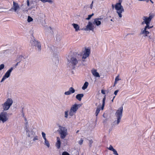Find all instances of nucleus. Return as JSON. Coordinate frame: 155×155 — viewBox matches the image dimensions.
<instances>
[{"mask_svg": "<svg viewBox=\"0 0 155 155\" xmlns=\"http://www.w3.org/2000/svg\"><path fill=\"white\" fill-rule=\"evenodd\" d=\"M14 49H12V53H11V54H14L15 53V51H14Z\"/></svg>", "mask_w": 155, "mask_h": 155, "instance_id": "de8ad7c7", "label": "nucleus"}, {"mask_svg": "<svg viewBox=\"0 0 155 155\" xmlns=\"http://www.w3.org/2000/svg\"><path fill=\"white\" fill-rule=\"evenodd\" d=\"M115 97V96H114V97H113V99H114V98Z\"/></svg>", "mask_w": 155, "mask_h": 155, "instance_id": "bf43d9fd", "label": "nucleus"}, {"mask_svg": "<svg viewBox=\"0 0 155 155\" xmlns=\"http://www.w3.org/2000/svg\"><path fill=\"white\" fill-rule=\"evenodd\" d=\"M38 137L37 136H36L33 139V140L34 141H35L36 140H38Z\"/></svg>", "mask_w": 155, "mask_h": 155, "instance_id": "a19ab883", "label": "nucleus"}, {"mask_svg": "<svg viewBox=\"0 0 155 155\" xmlns=\"http://www.w3.org/2000/svg\"><path fill=\"white\" fill-rule=\"evenodd\" d=\"M84 95L83 94H78L76 96V98L79 101H81V98L84 97Z\"/></svg>", "mask_w": 155, "mask_h": 155, "instance_id": "a211bd4d", "label": "nucleus"}, {"mask_svg": "<svg viewBox=\"0 0 155 155\" xmlns=\"http://www.w3.org/2000/svg\"><path fill=\"white\" fill-rule=\"evenodd\" d=\"M12 49H8L6 50L5 51L6 53L8 54H10L11 53H12Z\"/></svg>", "mask_w": 155, "mask_h": 155, "instance_id": "bb28decb", "label": "nucleus"}, {"mask_svg": "<svg viewBox=\"0 0 155 155\" xmlns=\"http://www.w3.org/2000/svg\"><path fill=\"white\" fill-rule=\"evenodd\" d=\"M91 72L93 75L96 77L99 78L100 76L98 73L97 71V70L95 69H92L91 71Z\"/></svg>", "mask_w": 155, "mask_h": 155, "instance_id": "f3484780", "label": "nucleus"}, {"mask_svg": "<svg viewBox=\"0 0 155 155\" xmlns=\"http://www.w3.org/2000/svg\"><path fill=\"white\" fill-rule=\"evenodd\" d=\"M44 144L46 145L48 148H49L50 147V145L47 139L45 140Z\"/></svg>", "mask_w": 155, "mask_h": 155, "instance_id": "b1692460", "label": "nucleus"}, {"mask_svg": "<svg viewBox=\"0 0 155 155\" xmlns=\"http://www.w3.org/2000/svg\"><path fill=\"white\" fill-rule=\"evenodd\" d=\"M22 116H23V117H24V113H22Z\"/></svg>", "mask_w": 155, "mask_h": 155, "instance_id": "864d4df0", "label": "nucleus"}, {"mask_svg": "<svg viewBox=\"0 0 155 155\" xmlns=\"http://www.w3.org/2000/svg\"><path fill=\"white\" fill-rule=\"evenodd\" d=\"M93 1L92 2V3L90 5V8L92 9V7L93 6Z\"/></svg>", "mask_w": 155, "mask_h": 155, "instance_id": "a18cd8bd", "label": "nucleus"}, {"mask_svg": "<svg viewBox=\"0 0 155 155\" xmlns=\"http://www.w3.org/2000/svg\"><path fill=\"white\" fill-rule=\"evenodd\" d=\"M25 120H27L25 118Z\"/></svg>", "mask_w": 155, "mask_h": 155, "instance_id": "0e129e2a", "label": "nucleus"}, {"mask_svg": "<svg viewBox=\"0 0 155 155\" xmlns=\"http://www.w3.org/2000/svg\"><path fill=\"white\" fill-rule=\"evenodd\" d=\"M94 14L92 13L91 15H88V17L87 18H86V20H89L94 15Z\"/></svg>", "mask_w": 155, "mask_h": 155, "instance_id": "c756f323", "label": "nucleus"}, {"mask_svg": "<svg viewBox=\"0 0 155 155\" xmlns=\"http://www.w3.org/2000/svg\"><path fill=\"white\" fill-rule=\"evenodd\" d=\"M20 9V7L17 3L14 1L13 2V6L9 10L11 11L16 12L18 10Z\"/></svg>", "mask_w": 155, "mask_h": 155, "instance_id": "9b49d317", "label": "nucleus"}, {"mask_svg": "<svg viewBox=\"0 0 155 155\" xmlns=\"http://www.w3.org/2000/svg\"><path fill=\"white\" fill-rule=\"evenodd\" d=\"M79 131V130H77L76 132V133H78Z\"/></svg>", "mask_w": 155, "mask_h": 155, "instance_id": "13d9d810", "label": "nucleus"}, {"mask_svg": "<svg viewBox=\"0 0 155 155\" xmlns=\"http://www.w3.org/2000/svg\"><path fill=\"white\" fill-rule=\"evenodd\" d=\"M88 84V83L87 82H85L82 87V89L83 90L86 89L87 88Z\"/></svg>", "mask_w": 155, "mask_h": 155, "instance_id": "4be33fe9", "label": "nucleus"}, {"mask_svg": "<svg viewBox=\"0 0 155 155\" xmlns=\"http://www.w3.org/2000/svg\"><path fill=\"white\" fill-rule=\"evenodd\" d=\"M120 80V79L119 78V75H118L116 77L115 80L117 81L119 80Z\"/></svg>", "mask_w": 155, "mask_h": 155, "instance_id": "e433bc0d", "label": "nucleus"}, {"mask_svg": "<svg viewBox=\"0 0 155 155\" xmlns=\"http://www.w3.org/2000/svg\"><path fill=\"white\" fill-rule=\"evenodd\" d=\"M105 121H106V120H104V122H105Z\"/></svg>", "mask_w": 155, "mask_h": 155, "instance_id": "338daca9", "label": "nucleus"}, {"mask_svg": "<svg viewBox=\"0 0 155 155\" xmlns=\"http://www.w3.org/2000/svg\"><path fill=\"white\" fill-rule=\"evenodd\" d=\"M13 68L12 67L6 72L2 78L1 81V82L3 81L6 78H8L10 76V73L13 70Z\"/></svg>", "mask_w": 155, "mask_h": 155, "instance_id": "9d476101", "label": "nucleus"}, {"mask_svg": "<svg viewBox=\"0 0 155 155\" xmlns=\"http://www.w3.org/2000/svg\"><path fill=\"white\" fill-rule=\"evenodd\" d=\"M27 125L28 122H26L25 124V129L26 132V135L28 137L32 138L35 137V133L32 130H29Z\"/></svg>", "mask_w": 155, "mask_h": 155, "instance_id": "6e6552de", "label": "nucleus"}, {"mask_svg": "<svg viewBox=\"0 0 155 155\" xmlns=\"http://www.w3.org/2000/svg\"><path fill=\"white\" fill-rule=\"evenodd\" d=\"M22 58H23L24 59H25V58H24L23 56H22L21 55H20L18 57V59H17V60H18V61H19L21 59L22 60Z\"/></svg>", "mask_w": 155, "mask_h": 155, "instance_id": "473e14b6", "label": "nucleus"}, {"mask_svg": "<svg viewBox=\"0 0 155 155\" xmlns=\"http://www.w3.org/2000/svg\"><path fill=\"white\" fill-rule=\"evenodd\" d=\"M153 27V26H151V27H145L144 28V30L143 31H141V32H140V34L141 35L143 34L145 36H147L149 34V32L147 31V29H149L151 28H152Z\"/></svg>", "mask_w": 155, "mask_h": 155, "instance_id": "f8f14e48", "label": "nucleus"}, {"mask_svg": "<svg viewBox=\"0 0 155 155\" xmlns=\"http://www.w3.org/2000/svg\"><path fill=\"white\" fill-rule=\"evenodd\" d=\"M146 0H145V1ZM146 0V2H148L149 1H150V0Z\"/></svg>", "mask_w": 155, "mask_h": 155, "instance_id": "5fc2aeb1", "label": "nucleus"}, {"mask_svg": "<svg viewBox=\"0 0 155 155\" xmlns=\"http://www.w3.org/2000/svg\"><path fill=\"white\" fill-rule=\"evenodd\" d=\"M94 23L96 24L97 25L99 26L101 24V21L95 18L94 19Z\"/></svg>", "mask_w": 155, "mask_h": 155, "instance_id": "412c9836", "label": "nucleus"}, {"mask_svg": "<svg viewBox=\"0 0 155 155\" xmlns=\"http://www.w3.org/2000/svg\"><path fill=\"white\" fill-rule=\"evenodd\" d=\"M75 91V90L73 87H71L69 88V91L65 92L64 94L66 95H69L71 93H74Z\"/></svg>", "mask_w": 155, "mask_h": 155, "instance_id": "2eb2a0df", "label": "nucleus"}, {"mask_svg": "<svg viewBox=\"0 0 155 155\" xmlns=\"http://www.w3.org/2000/svg\"><path fill=\"white\" fill-rule=\"evenodd\" d=\"M123 111V107H120L117 110L115 115L116 118L117 120H115L111 124L112 127H113L114 125H118L121 120L122 117V114Z\"/></svg>", "mask_w": 155, "mask_h": 155, "instance_id": "f03ea898", "label": "nucleus"}, {"mask_svg": "<svg viewBox=\"0 0 155 155\" xmlns=\"http://www.w3.org/2000/svg\"><path fill=\"white\" fill-rule=\"evenodd\" d=\"M86 27L87 30H89L93 31L94 30L93 26L92 25V23L90 22H89L88 23Z\"/></svg>", "mask_w": 155, "mask_h": 155, "instance_id": "dca6fc26", "label": "nucleus"}, {"mask_svg": "<svg viewBox=\"0 0 155 155\" xmlns=\"http://www.w3.org/2000/svg\"><path fill=\"white\" fill-rule=\"evenodd\" d=\"M41 134H42V137L43 138V139L44 140L46 139V138L45 134L44 132H42L41 133Z\"/></svg>", "mask_w": 155, "mask_h": 155, "instance_id": "7c9ffc66", "label": "nucleus"}, {"mask_svg": "<svg viewBox=\"0 0 155 155\" xmlns=\"http://www.w3.org/2000/svg\"><path fill=\"white\" fill-rule=\"evenodd\" d=\"M138 1H145V0H138Z\"/></svg>", "mask_w": 155, "mask_h": 155, "instance_id": "4d7b16f0", "label": "nucleus"}, {"mask_svg": "<svg viewBox=\"0 0 155 155\" xmlns=\"http://www.w3.org/2000/svg\"><path fill=\"white\" fill-rule=\"evenodd\" d=\"M89 146L90 147H91V144L93 143V140H89Z\"/></svg>", "mask_w": 155, "mask_h": 155, "instance_id": "c9c22d12", "label": "nucleus"}, {"mask_svg": "<svg viewBox=\"0 0 155 155\" xmlns=\"http://www.w3.org/2000/svg\"><path fill=\"white\" fill-rule=\"evenodd\" d=\"M7 117V113L6 112H1L0 113V120L2 121L3 123L6 121L8 120V118Z\"/></svg>", "mask_w": 155, "mask_h": 155, "instance_id": "1a4fd4ad", "label": "nucleus"}, {"mask_svg": "<svg viewBox=\"0 0 155 155\" xmlns=\"http://www.w3.org/2000/svg\"><path fill=\"white\" fill-rule=\"evenodd\" d=\"M113 151V152L114 154L115 155H118L117 151L115 149Z\"/></svg>", "mask_w": 155, "mask_h": 155, "instance_id": "58836bf2", "label": "nucleus"}, {"mask_svg": "<svg viewBox=\"0 0 155 155\" xmlns=\"http://www.w3.org/2000/svg\"><path fill=\"white\" fill-rule=\"evenodd\" d=\"M81 106L80 104H74L72 105L71 107L69 112V115L71 116H72L75 113H76L78 108Z\"/></svg>", "mask_w": 155, "mask_h": 155, "instance_id": "0eeeda50", "label": "nucleus"}, {"mask_svg": "<svg viewBox=\"0 0 155 155\" xmlns=\"http://www.w3.org/2000/svg\"><path fill=\"white\" fill-rule=\"evenodd\" d=\"M151 54V55L152 56H154L155 57V49H153L152 51L150 52Z\"/></svg>", "mask_w": 155, "mask_h": 155, "instance_id": "c85d7f7f", "label": "nucleus"}, {"mask_svg": "<svg viewBox=\"0 0 155 155\" xmlns=\"http://www.w3.org/2000/svg\"><path fill=\"white\" fill-rule=\"evenodd\" d=\"M33 19L31 17H30L29 16L28 17V22H30L32 21H33Z\"/></svg>", "mask_w": 155, "mask_h": 155, "instance_id": "2f4dec72", "label": "nucleus"}, {"mask_svg": "<svg viewBox=\"0 0 155 155\" xmlns=\"http://www.w3.org/2000/svg\"><path fill=\"white\" fill-rule=\"evenodd\" d=\"M72 25L74 28L75 29L76 31H78L80 30V27L78 25L76 24L73 23Z\"/></svg>", "mask_w": 155, "mask_h": 155, "instance_id": "aec40b11", "label": "nucleus"}, {"mask_svg": "<svg viewBox=\"0 0 155 155\" xmlns=\"http://www.w3.org/2000/svg\"><path fill=\"white\" fill-rule=\"evenodd\" d=\"M83 140L82 139H81L79 141L78 143L80 145H81L83 143Z\"/></svg>", "mask_w": 155, "mask_h": 155, "instance_id": "4c0bfd02", "label": "nucleus"}, {"mask_svg": "<svg viewBox=\"0 0 155 155\" xmlns=\"http://www.w3.org/2000/svg\"><path fill=\"white\" fill-rule=\"evenodd\" d=\"M81 56V55L77 52L72 53L71 52L68 55H67L66 58L68 61H70L69 67L72 69H74L79 60L78 57Z\"/></svg>", "mask_w": 155, "mask_h": 155, "instance_id": "f257e3e1", "label": "nucleus"}, {"mask_svg": "<svg viewBox=\"0 0 155 155\" xmlns=\"http://www.w3.org/2000/svg\"><path fill=\"white\" fill-rule=\"evenodd\" d=\"M150 1L152 3H153V2L151 0H150Z\"/></svg>", "mask_w": 155, "mask_h": 155, "instance_id": "6e6d98bb", "label": "nucleus"}, {"mask_svg": "<svg viewBox=\"0 0 155 155\" xmlns=\"http://www.w3.org/2000/svg\"><path fill=\"white\" fill-rule=\"evenodd\" d=\"M110 21H113L112 19H111L110 20Z\"/></svg>", "mask_w": 155, "mask_h": 155, "instance_id": "e2e57ef3", "label": "nucleus"}, {"mask_svg": "<svg viewBox=\"0 0 155 155\" xmlns=\"http://www.w3.org/2000/svg\"><path fill=\"white\" fill-rule=\"evenodd\" d=\"M122 1V0H119L118 2L115 5V8L117 10V13L120 18L122 17V13L124 12L123 7L121 5Z\"/></svg>", "mask_w": 155, "mask_h": 155, "instance_id": "7ed1b4c3", "label": "nucleus"}, {"mask_svg": "<svg viewBox=\"0 0 155 155\" xmlns=\"http://www.w3.org/2000/svg\"><path fill=\"white\" fill-rule=\"evenodd\" d=\"M118 91H119L118 90H117L115 91L114 92V94L116 95H117V94Z\"/></svg>", "mask_w": 155, "mask_h": 155, "instance_id": "37998d69", "label": "nucleus"}, {"mask_svg": "<svg viewBox=\"0 0 155 155\" xmlns=\"http://www.w3.org/2000/svg\"><path fill=\"white\" fill-rule=\"evenodd\" d=\"M59 129L58 131L60 135V137L61 139H64L67 135V129L65 127L59 125Z\"/></svg>", "mask_w": 155, "mask_h": 155, "instance_id": "20e7f679", "label": "nucleus"}, {"mask_svg": "<svg viewBox=\"0 0 155 155\" xmlns=\"http://www.w3.org/2000/svg\"><path fill=\"white\" fill-rule=\"evenodd\" d=\"M108 149L109 150L112 151H113L114 149L113 148V147L111 145L108 148Z\"/></svg>", "mask_w": 155, "mask_h": 155, "instance_id": "f704fd0d", "label": "nucleus"}, {"mask_svg": "<svg viewBox=\"0 0 155 155\" xmlns=\"http://www.w3.org/2000/svg\"><path fill=\"white\" fill-rule=\"evenodd\" d=\"M117 81L115 80V81H114V86H115V85L117 83Z\"/></svg>", "mask_w": 155, "mask_h": 155, "instance_id": "8fccbe9b", "label": "nucleus"}, {"mask_svg": "<svg viewBox=\"0 0 155 155\" xmlns=\"http://www.w3.org/2000/svg\"><path fill=\"white\" fill-rule=\"evenodd\" d=\"M103 117H105L104 116V114L103 115Z\"/></svg>", "mask_w": 155, "mask_h": 155, "instance_id": "680f3d73", "label": "nucleus"}, {"mask_svg": "<svg viewBox=\"0 0 155 155\" xmlns=\"http://www.w3.org/2000/svg\"><path fill=\"white\" fill-rule=\"evenodd\" d=\"M57 142L56 144V146L58 149L60 147L61 142L60 138L59 137H57Z\"/></svg>", "mask_w": 155, "mask_h": 155, "instance_id": "6ab92c4d", "label": "nucleus"}, {"mask_svg": "<svg viewBox=\"0 0 155 155\" xmlns=\"http://www.w3.org/2000/svg\"><path fill=\"white\" fill-rule=\"evenodd\" d=\"M106 98H105V96L103 98V100H102V106L101 107V109L102 110H103L104 108V107L105 105V100Z\"/></svg>", "mask_w": 155, "mask_h": 155, "instance_id": "5701e85b", "label": "nucleus"}, {"mask_svg": "<svg viewBox=\"0 0 155 155\" xmlns=\"http://www.w3.org/2000/svg\"><path fill=\"white\" fill-rule=\"evenodd\" d=\"M114 99H112V100H111V101L113 102V101Z\"/></svg>", "mask_w": 155, "mask_h": 155, "instance_id": "052dcab7", "label": "nucleus"}, {"mask_svg": "<svg viewBox=\"0 0 155 155\" xmlns=\"http://www.w3.org/2000/svg\"><path fill=\"white\" fill-rule=\"evenodd\" d=\"M153 17V15L151 14H149L148 17L146 16H143V21L142 22V24L143 25L145 24H146L145 27H151V26H150L149 24Z\"/></svg>", "mask_w": 155, "mask_h": 155, "instance_id": "39448f33", "label": "nucleus"}, {"mask_svg": "<svg viewBox=\"0 0 155 155\" xmlns=\"http://www.w3.org/2000/svg\"><path fill=\"white\" fill-rule=\"evenodd\" d=\"M21 113H23V108L22 109V110H21Z\"/></svg>", "mask_w": 155, "mask_h": 155, "instance_id": "603ef678", "label": "nucleus"}, {"mask_svg": "<svg viewBox=\"0 0 155 155\" xmlns=\"http://www.w3.org/2000/svg\"><path fill=\"white\" fill-rule=\"evenodd\" d=\"M27 5L28 6H29L30 3L29 1L28 0H27Z\"/></svg>", "mask_w": 155, "mask_h": 155, "instance_id": "c03bdc74", "label": "nucleus"}, {"mask_svg": "<svg viewBox=\"0 0 155 155\" xmlns=\"http://www.w3.org/2000/svg\"><path fill=\"white\" fill-rule=\"evenodd\" d=\"M31 43L33 45L35 46L36 48H41V44L40 42L36 41L35 40H31Z\"/></svg>", "mask_w": 155, "mask_h": 155, "instance_id": "4468645a", "label": "nucleus"}, {"mask_svg": "<svg viewBox=\"0 0 155 155\" xmlns=\"http://www.w3.org/2000/svg\"><path fill=\"white\" fill-rule=\"evenodd\" d=\"M112 7L113 8H114V5L113 4H112Z\"/></svg>", "mask_w": 155, "mask_h": 155, "instance_id": "3c124183", "label": "nucleus"}, {"mask_svg": "<svg viewBox=\"0 0 155 155\" xmlns=\"http://www.w3.org/2000/svg\"><path fill=\"white\" fill-rule=\"evenodd\" d=\"M68 110L64 112V117L66 118H68Z\"/></svg>", "mask_w": 155, "mask_h": 155, "instance_id": "cd10ccee", "label": "nucleus"}, {"mask_svg": "<svg viewBox=\"0 0 155 155\" xmlns=\"http://www.w3.org/2000/svg\"><path fill=\"white\" fill-rule=\"evenodd\" d=\"M62 155H70L68 153L66 152H64L62 153Z\"/></svg>", "mask_w": 155, "mask_h": 155, "instance_id": "ea45409f", "label": "nucleus"}, {"mask_svg": "<svg viewBox=\"0 0 155 155\" xmlns=\"http://www.w3.org/2000/svg\"><path fill=\"white\" fill-rule=\"evenodd\" d=\"M13 103V101L12 99L8 98L5 102L2 104L4 110L6 111L8 110Z\"/></svg>", "mask_w": 155, "mask_h": 155, "instance_id": "423d86ee", "label": "nucleus"}, {"mask_svg": "<svg viewBox=\"0 0 155 155\" xmlns=\"http://www.w3.org/2000/svg\"><path fill=\"white\" fill-rule=\"evenodd\" d=\"M5 67V65L3 64H2L0 65V71L3 69Z\"/></svg>", "mask_w": 155, "mask_h": 155, "instance_id": "72a5a7b5", "label": "nucleus"}, {"mask_svg": "<svg viewBox=\"0 0 155 155\" xmlns=\"http://www.w3.org/2000/svg\"><path fill=\"white\" fill-rule=\"evenodd\" d=\"M101 92L102 94H105V91L104 90H102L101 91Z\"/></svg>", "mask_w": 155, "mask_h": 155, "instance_id": "49530a36", "label": "nucleus"}, {"mask_svg": "<svg viewBox=\"0 0 155 155\" xmlns=\"http://www.w3.org/2000/svg\"><path fill=\"white\" fill-rule=\"evenodd\" d=\"M90 49H85L84 52L82 57V61H85V59L89 56L90 54Z\"/></svg>", "mask_w": 155, "mask_h": 155, "instance_id": "ddd939ff", "label": "nucleus"}, {"mask_svg": "<svg viewBox=\"0 0 155 155\" xmlns=\"http://www.w3.org/2000/svg\"><path fill=\"white\" fill-rule=\"evenodd\" d=\"M101 108L100 107H97V109L96 110L95 112V114L96 116H97V115L98 114V113H99L100 111Z\"/></svg>", "mask_w": 155, "mask_h": 155, "instance_id": "a878e982", "label": "nucleus"}, {"mask_svg": "<svg viewBox=\"0 0 155 155\" xmlns=\"http://www.w3.org/2000/svg\"><path fill=\"white\" fill-rule=\"evenodd\" d=\"M52 51L53 52V54L54 55L56 56L57 55L59 52L58 51L57 49H53V50H52Z\"/></svg>", "mask_w": 155, "mask_h": 155, "instance_id": "393cba45", "label": "nucleus"}, {"mask_svg": "<svg viewBox=\"0 0 155 155\" xmlns=\"http://www.w3.org/2000/svg\"><path fill=\"white\" fill-rule=\"evenodd\" d=\"M22 61V59H21V60H20L18 62H17L16 64H15V67H16L18 65V64L21 61Z\"/></svg>", "mask_w": 155, "mask_h": 155, "instance_id": "79ce46f5", "label": "nucleus"}, {"mask_svg": "<svg viewBox=\"0 0 155 155\" xmlns=\"http://www.w3.org/2000/svg\"><path fill=\"white\" fill-rule=\"evenodd\" d=\"M99 21V20H101L103 18H96Z\"/></svg>", "mask_w": 155, "mask_h": 155, "instance_id": "09e8293b", "label": "nucleus"}, {"mask_svg": "<svg viewBox=\"0 0 155 155\" xmlns=\"http://www.w3.org/2000/svg\"><path fill=\"white\" fill-rule=\"evenodd\" d=\"M96 105H97V103H96Z\"/></svg>", "mask_w": 155, "mask_h": 155, "instance_id": "69168bd1", "label": "nucleus"}]
</instances>
